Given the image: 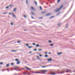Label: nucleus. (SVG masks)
<instances>
[{"label":"nucleus","instance_id":"obj_1","mask_svg":"<svg viewBox=\"0 0 75 75\" xmlns=\"http://www.w3.org/2000/svg\"><path fill=\"white\" fill-rule=\"evenodd\" d=\"M63 7V5H62L61 6L60 8L58 9V8H57L54 11V12H56V13H57V12H58V11H59L61 8H62Z\"/></svg>","mask_w":75,"mask_h":75},{"label":"nucleus","instance_id":"obj_2","mask_svg":"<svg viewBox=\"0 0 75 75\" xmlns=\"http://www.w3.org/2000/svg\"><path fill=\"white\" fill-rule=\"evenodd\" d=\"M66 69V71H65L66 73L68 72L69 71H71V70H68L67 69Z\"/></svg>","mask_w":75,"mask_h":75},{"label":"nucleus","instance_id":"obj_3","mask_svg":"<svg viewBox=\"0 0 75 75\" xmlns=\"http://www.w3.org/2000/svg\"><path fill=\"white\" fill-rule=\"evenodd\" d=\"M25 68H26V69H28V70H29V71H30V70H31V69L28 68L26 67H25Z\"/></svg>","mask_w":75,"mask_h":75},{"label":"nucleus","instance_id":"obj_4","mask_svg":"<svg viewBox=\"0 0 75 75\" xmlns=\"http://www.w3.org/2000/svg\"><path fill=\"white\" fill-rule=\"evenodd\" d=\"M37 74H42V71H41V70L39 72H37Z\"/></svg>","mask_w":75,"mask_h":75},{"label":"nucleus","instance_id":"obj_5","mask_svg":"<svg viewBox=\"0 0 75 75\" xmlns=\"http://www.w3.org/2000/svg\"><path fill=\"white\" fill-rule=\"evenodd\" d=\"M37 74H42V71H41V70L39 72H37Z\"/></svg>","mask_w":75,"mask_h":75},{"label":"nucleus","instance_id":"obj_6","mask_svg":"<svg viewBox=\"0 0 75 75\" xmlns=\"http://www.w3.org/2000/svg\"><path fill=\"white\" fill-rule=\"evenodd\" d=\"M20 61H18V62L16 63L18 65H19L20 64Z\"/></svg>","mask_w":75,"mask_h":75},{"label":"nucleus","instance_id":"obj_7","mask_svg":"<svg viewBox=\"0 0 75 75\" xmlns=\"http://www.w3.org/2000/svg\"><path fill=\"white\" fill-rule=\"evenodd\" d=\"M47 61H52V59L50 58L49 59H47Z\"/></svg>","mask_w":75,"mask_h":75},{"label":"nucleus","instance_id":"obj_8","mask_svg":"<svg viewBox=\"0 0 75 75\" xmlns=\"http://www.w3.org/2000/svg\"><path fill=\"white\" fill-rule=\"evenodd\" d=\"M62 54V52L57 53V54L58 55H60V54Z\"/></svg>","mask_w":75,"mask_h":75},{"label":"nucleus","instance_id":"obj_9","mask_svg":"<svg viewBox=\"0 0 75 75\" xmlns=\"http://www.w3.org/2000/svg\"><path fill=\"white\" fill-rule=\"evenodd\" d=\"M47 70H41V72H47Z\"/></svg>","mask_w":75,"mask_h":75},{"label":"nucleus","instance_id":"obj_10","mask_svg":"<svg viewBox=\"0 0 75 75\" xmlns=\"http://www.w3.org/2000/svg\"><path fill=\"white\" fill-rule=\"evenodd\" d=\"M68 24H67L66 25V26H65V28H68Z\"/></svg>","mask_w":75,"mask_h":75},{"label":"nucleus","instance_id":"obj_11","mask_svg":"<svg viewBox=\"0 0 75 75\" xmlns=\"http://www.w3.org/2000/svg\"><path fill=\"white\" fill-rule=\"evenodd\" d=\"M13 17H14V18H16V16H15V15H14V13H13V15H12Z\"/></svg>","mask_w":75,"mask_h":75},{"label":"nucleus","instance_id":"obj_12","mask_svg":"<svg viewBox=\"0 0 75 75\" xmlns=\"http://www.w3.org/2000/svg\"><path fill=\"white\" fill-rule=\"evenodd\" d=\"M50 15H51V14L50 13H48L46 15V16H50Z\"/></svg>","mask_w":75,"mask_h":75},{"label":"nucleus","instance_id":"obj_13","mask_svg":"<svg viewBox=\"0 0 75 75\" xmlns=\"http://www.w3.org/2000/svg\"><path fill=\"white\" fill-rule=\"evenodd\" d=\"M65 72H64V70H62V72H61V74H64Z\"/></svg>","mask_w":75,"mask_h":75},{"label":"nucleus","instance_id":"obj_14","mask_svg":"<svg viewBox=\"0 0 75 75\" xmlns=\"http://www.w3.org/2000/svg\"><path fill=\"white\" fill-rule=\"evenodd\" d=\"M9 65H10V64H7L6 65V67H8L9 66Z\"/></svg>","mask_w":75,"mask_h":75},{"label":"nucleus","instance_id":"obj_15","mask_svg":"<svg viewBox=\"0 0 75 75\" xmlns=\"http://www.w3.org/2000/svg\"><path fill=\"white\" fill-rule=\"evenodd\" d=\"M54 16H52V17L49 18V19H50V18H54Z\"/></svg>","mask_w":75,"mask_h":75},{"label":"nucleus","instance_id":"obj_16","mask_svg":"<svg viewBox=\"0 0 75 75\" xmlns=\"http://www.w3.org/2000/svg\"><path fill=\"white\" fill-rule=\"evenodd\" d=\"M58 25V26H59V25L61 26V23H59Z\"/></svg>","mask_w":75,"mask_h":75},{"label":"nucleus","instance_id":"obj_17","mask_svg":"<svg viewBox=\"0 0 75 75\" xmlns=\"http://www.w3.org/2000/svg\"><path fill=\"white\" fill-rule=\"evenodd\" d=\"M60 13V12H59L56 15V16H58V15H59Z\"/></svg>","mask_w":75,"mask_h":75},{"label":"nucleus","instance_id":"obj_18","mask_svg":"<svg viewBox=\"0 0 75 75\" xmlns=\"http://www.w3.org/2000/svg\"><path fill=\"white\" fill-rule=\"evenodd\" d=\"M37 58L38 59V60H40V59L39 58V57H38V56H37Z\"/></svg>","mask_w":75,"mask_h":75},{"label":"nucleus","instance_id":"obj_19","mask_svg":"<svg viewBox=\"0 0 75 75\" xmlns=\"http://www.w3.org/2000/svg\"><path fill=\"white\" fill-rule=\"evenodd\" d=\"M31 13L32 14V15H34V12H32Z\"/></svg>","mask_w":75,"mask_h":75},{"label":"nucleus","instance_id":"obj_20","mask_svg":"<svg viewBox=\"0 0 75 75\" xmlns=\"http://www.w3.org/2000/svg\"><path fill=\"white\" fill-rule=\"evenodd\" d=\"M31 9H33V10H35V9H34V8L33 7H31Z\"/></svg>","mask_w":75,"mask_h":75},{"label":"nucleus","instance_id":"obj_21","mask_svg":"<svg viewBox=\"0 0 75 75\" xmlns=\"http://www.w3.org/2000/svg\"><path fill=\"white\" fill-rule=\"evenodd\" d=\"M15 61H18V59H15Z\"/></svg>","mask_w":75,"mask_h":75},{"label":"nucleus","instance_id":"obj_22","mask_svg":"<svg viewBox=\"0 0 75 75\" xmlns=\"http://www.w3.org/2000/svg\"><path fill=\"white\" fill-rule=\"evenodd\" d=\"M51 75H55V73H52L50 74Z\"/></svg>","mask_w":75,"mask_h":75},{"label":"nucleus","instance_id":"obj_23","mask_svg":"<svg viewBox=\"0 0 75 75\" xmlns=\"http://www.w3.org/2000/svg\"><path fill=\"white\" fill-rule=\"evenodd\" d=\"M35 3L36 5L37 6V3L35 1Z\"/></svg>","mask_w":75,"mask_h":75},{"label":"nucleus","instance_id":"obj_24","mask_svg":"<svg viewBox=\"0 0 75 75\" xmlns=\"http://www.w3.org/2000/svg\"><path fill=\"white\" fill-rule=\"evenodd\" d=\"M50 46H53L54 45L53 44H51L50 45Z\"/></svg>","mask_w":75,"mask_h":75},{"label":"nucleus","instance_id":"obj_25","mask_svg":"<svg viewBox=\"0 0 75 75\" xmlns=\"http://www.w3.org/2000/svg\"><path fill=\"white\" fill-rule=\"evenodd\" d=\"M45 57H48V55H45Z\"/></svg>","mask_w":75,"mask_h":75},{"label":"nucleus","instance_id":"obj_26","mask_svg":"<svg viewBox=\"0 0 75 75\" xmlns=\"http://www.w3.org/2000/svg\"><path fill=\"white\" fill-rule=\"evenodd\" d=\"M36 47H39V45H36Z\"/></svg>","mask_w":75,"mask_h":75},{"label":"nucleus","instance_id":"obj_27","mask_svg":"<svg viewBox=\"0 0 75 75\" xmlns=\"http://www.w3.org/2000/svg\"><path fill=\"white\" fill-rule=\"evenodd\" d=\"M16 8H15L14 9L13 11H16Z\"/></svg>","mask_w":75,"mask_h":75},{"label":"nucleus","instance_id":"obj_28","mask_svg":"<svg viewBox=\"0 0 75 75\" xmlns=\"http://www.w3.org/2000/svg\"><path fill=\"white\" fill-rule=\"evenodd\" d=\"M28 48H32V47L31 46H29L28 47Z\"/></svg>","mask_w":75,"mask_h":75},{"label":"nucleus","instance_id":"obj_29","mask_svg":"<svg viewBox=\"0 0 75 75\" xmlns=\"http://www.w3.org/2000/svg\"><path fill=\"white\" fill-rule=\"evenodd\" d=\"M23 74H27V72H25V73H23Z\"/></svg>","mask_w":75,"mask_h":75},{"label":"nucleus","instance_id":"obj_30","mask_svg":"<svg viewBox=\"0 0 75 75\" xmlns=\"http://www.w3.org/2000/svg\"><path fill=\"white\" fill-rule=\"evenodd\" d=\"M40 10H42V8L41 6L40 7Z\"/></svg>","mask_w":75,"mask_h":75},{"label":"nucleus","instance_id":"obj_31","mask_svg":"<svg viewBox=\"0 0 75 75\" xmlns=\"http://www.w3.org/2000/svg\"><path fill=\"white\" fill-rule=\"evenodd\" d=\"M7 13H3V14H6Z\"/></svg>","mask_w":75,"mask_h":75},{"label":"nucleus","instance_id":"obj_32","mask_svg":"<svg viewBox=\"0 0 75 75\" xmlns=\"http://www.w3.org/2000/svg\"><path fill=\"white\" fill-rule=\"evenodd\" d=\"M60 1V0H58L57 1V3H58Z\"/></svg>","mask_w":75,"mask_h":75},{"label":"nucleus","instance_id":"obj_33","mask_svg":"<svg viewBox=\"0 0 75 75\" xmlns=\"http://www.w3.org/2000/svg\"><path fill=\"white\" fill-rule=\"evenodd\" d=\"M14 63H11V65H14Z\"/></svg>","mask_w":75,"mask_h":75},{"label":"nucleus","instance_id":"obj_34","mask_svg":"<svg viewBox=\"0 0 75 75\" xmlns=\"http://www.w3.org/2000/svg\"><path fill=\"white\" fill-rule=\"evenodd\" d=\"M45 13V12H41V13L42 14H43V13Z\"/></svg>","mask_w":75,"mask_h":75},{"label":"nucleus","instance_id":"obj_35","mask_svg":"<svg viewBox=\"0 0 75 75\" xmlns=\"http://www.w3.org/2000/svg\"><path fill=\"white\" fill-rule=\"evenodd\" d=\"M42 74H45V73H44V72H42Z\"/></svg>","mask_w":75,"mask_h":75},{"label":"nucleus","instance_id":"obj_36","mask_svg":"<svg viewBox=\"0 0 75 75\" xmlns=\"http://www.w3.org/2000/svg\"><path fill=\"white\" fill-rule=\"evenodd\" d=\"M38 51H42V49H39L38 50Z\"/></svg>","mask_w":75,"mask_h":75},{"label":"nucleus","instance_id":"obj_37","mask_svg":"<svg viewBox=\"0 0 75 75\" xmlns=\"http://www.w3.org/2000/svg\"><path fill=\"white\" fill-rule=\"evenodd\" d=\"M8 7H9V6H8L7 7H6V9L8 8Z\"/></svg>","mask_w":75,"mask_h":75},{"label":"nucleus","instance_id":"obj_38","mask_svg":"<svg viewBox=\"0 0 75 75\" xmlns=\"http://www.w3.org/2000/svg\"><path fill=\"white\" fill-rule=\"evenodd\" d=\"M26 4H28V1H27V0H26Z\"/></svg>","mask_w":75,"mask_h":75},{"label":"nucleus","instance_id":"obj_39","mask_svg":"<svg viewBox=\"0 0 75 75\" xmlns=\"http://www.w3.org/2000/svg\"><path fill=\"white\" fill-rule=\"evenodd\" d=\"M14 69H15V70L16 71H18V70H17L16 68H14Z\"/></svg>","mask_w":75,"mask_h":75},{"label":"nucleus","instance_id":"obj_40","mask_svg":"<svg viewBox=\"0 0 75 75\" xmlns=\"http://www.w3.org/2000/svg\"><path fill=\"white\" fill-rule=\"evenodd\" d=\"M18 43H20V42H21V41H18L17 42Z\"/></svg>","mask_w":75,"mask_h":75},{"label":"nucleus","instance_id":"obj_41","mask_svg":"<svg viewBox=\"0 0 75 75\" xmlns=\"http://www.w3.org/2000/svg\"><path fill=\"white\" fill-rule=\"evenodd\" d=\"M3 64V62L0 63V64H1V65H2V64Z\"/></svg>","mask_w":75,"mask_h":75},{"label":"nucleus","instance_id":"obj_42","mask_svg":"<svg viewBox=\"0 0 75 75\" xmlns=\"http://www.w3.org/2000/svg\"><path fill=\"white\" fill-rule=\"evenodd\" d=\"M42 68H46V67H45V66H42Z\"/></svg>","mask_w":75,"mask_h":75},{"label":"nucleus","instance_id":"obj_43","mask_svg":"<svg viewBox=\"0 0 75 75\" xmlns=\"http://www.w3.org/2000/svg\"><path fill=\"white\" fill-rule=\"evenodd\" d=\"M26 46H29V45H28V44H26Z\"/></svg>","mask_w":75,"mask_h":75},{"label":"nucleus","instance_id":"obj_44","mask_svg":"<svg viewBox=\"0 0 75 75\" xmlns=\"http://www.w3.org/2000/svg\"><path fill=\"white\" fill-rule=\"evenodd\" d=\"M49 42H50H50H51V40L49 41Z\"/></svg>","mask_w":75,"mask_h":75},{"label":"nucleus","instance_id":"obj_45","mask_svg":"<svg viewBox=\"0 0 75 75\" xmlns=\"http://www.w3.org/2000/svg\"><path fill=\"white\" fill-rule=\"evenodd\" d=\"M33 45H35V43H33Z\"/></svg>","mask_w":75,"mask_h":75},{"label":"nucleus","instance_id":"obj_46","mask_svg":"<svg viewBox=\"0 0 75 75\" xmlns=\"http://www.w3.org/2000/svg\"><path fill=\"white\" fill-rule=\"evenodd\" d=\"M14 51H16V50H12L11 51V52H14Z\"/></svg>","mask_w":75,"mask_h":75},{"label":"nucleus","instance_id":"obj_47","mask_svg":"<svg viewBox=\"0 0 75 75\" xmlns=\"http://www.w3.org/2000/svg\"><path fill=\"white\" fill-rule=\"evenodd\" d=\"M23 17H25V18L26 17V16L25 15H23Z\"/></svg>","mask_w":75,"mask_h":75},{"label":"nucleus","instance_id":"obj_48","mask_svg":"<svg viewBox=\"0 0 75 75\" xmlns=\"http://www.w3.org/2000/svg\"><path fill=\"white\" fill-rule=\"evenodd\" d=\"M15 68H18V67H15Z\"/></svg>","mask_w":75,"mask_h":75},{"label":"nucleus","instance_id":"obj_49","mask_svg":"<svg viewBox=\"0 0 75 75\" xmlns=\"http://www.w3.org/2000/svg\"><path fill=\"white\" fill-rule=\"evenodd\" d=\"M47 54V52H46L45 53V54Z\"/></svg>","mask_w":75,"mask_h":75},{"label":"nucleus","instance_id":"obj_50","mask_svg":"<svg viewBox=\"0 0 75 75\" xmlns=\"http://www.w3.org/2000/svg\"><path fill=\"white\" fill-rule=\"evenodd\" d=\"M11 14V12L9 13V15H10Z\"/></svg>","mask_w":75,"mask_h":75},{"label":"nucleus","instance_id":"obj_51","mask_svg":"<svg viewBox=\"0 0 75 75\" xmlns=\"http://www.w3.org/2000/svg\"><path fill=\"white\" fill-rule=\"evenodd\" d=\"M11 25H13V23H11Z\"/></svg>","mask_w":75,"mask_h":75},{"label":"nucleus","instance_id":"obj_52","mask_svg":"<svg viewBox=\"0 0 75 75\" xmlns=\"http://www.w3.org/2000/svg\"><path fill=\"white\" fill-rule=\"evenodd\" d=\"M34 51H37V49H34Z\"/></svg>","mask_w":75,"mask_h":75},{"label":"nucleus","instance_id":"obj_53","mask_svg":"<svg viewBox=\"0 0 75 75\" xmlns=\"http://www.w3.org/2000/svg\"><path fill=\"white\" fill-rule=\"evenodd\" d=\"M40 57H42V55H41V54H40Z\"/></svg>","mask_w":75,"mask_h":75},{"label":"nucleus","instance_id":"obj_54","mask_svg":"<svg viewBox=\"0 0 75 75\" xmlns=\"http://www.w3.org/2000/svg\"><path fill=\"white\" fill-rule=\"evenodd\" d=\"M72 6H73V5H72L71 7V8H70V9H71V8H72Z\"/></svg>","mask_w":75,"mask_h":75},{"label":"nucleus","instance_id":"obj_55","mask_svg":"<svg viewBox=\"0 0 75 75\" xmlns=\"http://www.w3.org/2000/svg\"><path fill=\"white\" fill-rule=\"evenodd\" d=\"M11 6H12V5H9V6L10 7H11Z\"/></svg>","mask_w":75,"mask_h":75},{"label":"nucleus","instance_id":"obj_56","mask_svg":"<svg viewBox=\"0 0 75 75\" xmlns=\"http://www.w3.org/2000/svg\"><path fill=\"white\" fill-rule=\"evenodd\" d=\"M31 18H32L33 19V18H34L33 17H31Z\"/></svg>","mask_w":75,"mask_h":75},{"label":"nucleus","instance_id":"obj_57","mask_svg":"<svg viewBox=\"0 0 75 75\" xmlns=\"http://www.w3.org/2000/svg\"><path fill=\"white\" fill-rule=\"evenodd\" d=\"M34 74H37V72H35L34 73Z\"/></svg>","mask_w":75,"mask_h":75},{"label":"nucleus","instance_id":"obj_58","mask_svg":"<svg viewBox=\"0 0 75 75\" xmlns=\"http://www.w3.org/2000/svg\"><path fill=\"white\" fill-rule=\"evenodd\" d=\"M31 52H29V53L30 54V53H31Z\"/></svg>","mask_w":75,"mask_h":75},{"label":"nucleus","instance_id":"obj_59","mask_svg":"<svg viewBox=\"0 0 75 75\" xmlns=\"http://www.w3.org/2000/svg\"><path fill=\"white\" fill-rule=\"evenodd\" d=\"M42 17H41L40 18V19H42Z\"/></svg>","mask_w":75,"mask_h":75},{"label":"nucleus","instance_id":"obj_60","mask_svg":"<svg viewBox=\"0 0 75 75\" xmlns=\"http://www.w3.org/2000/svg\"><path fill=\"white\" fill-rule=\"evenodd\" d=\"M22 70H24V69H21Z\"/></svg>","mask_w":75,"mask_h":75},{"label":"nucleus","instance_id":"obj_61","mask_svg":"<svg viewBox=\"0 0 75 75\" xmlns=\"http://www.w3.org/2000/svg\"><path fill=\"white\" fill-rule=\"evenodd\" d=\"M48 54H51V52H49Z\"/></svg>","mask_w":75,"mask_h":75},{"label":"nucleus","instance_id":"obj_62","mask_svg":"<svg viewBox=\"0 0 75 75\" xmlns=\"http://www.w3.org/2000/svg\"><path fill=\"white\" fill-rule=\"evenodd\" d=\"M18 71H21V70H19Z\"/></svg>","mask_w":75,"mask_h":75},{"label":"nucleus","instance_id":"obj_63","mask_svg":"<svg viewBox=\"0 0 75 75\" xmlns=\"http://www.w3.org/2000/svg\"><path fill=\"white\" fill-rule=\"evenodd\" d=\"M2 71L3 72V71H4V70H3Z\"/></svg>","mask_w":75,"mask_h":75},{"label":"nucleus","instance_id":"obj_64","mask_svg":"<svg viewBox=\"0 0 75 75\" xmlns=\"http://www.w3.org/2000/svg\"><path fill=\"white\" fill-rule=\"evenodd\" d=\"M7 71H8V72H9V70H7Z\"/></svg>","mask_w":75,"mask_h":75}]
</instances>
